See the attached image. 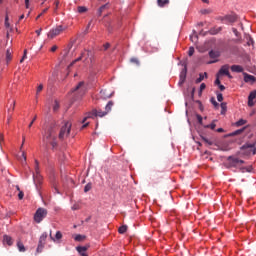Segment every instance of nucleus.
Returning <instances> with one entry per match:
<instances>
[{
    "label": "nucleus",
    "mask_w": 256,
    "mask_h": 256,
    "mask_svg": "<svg viewBox=\"0 0 256 256\" xmlns=\"http://www.w3.org/2000/svg\"><path fill=\"white\" fill-rule=\"evenodd\" d=\"M113 106H114V102L109 101L105 106V111L93 109L91 112L87 113L86 117L83 118L81 123H85L89 118L106 116L112 110Z\"/></svg>",
    "instance_id": "nucleus-1"
},
{
    "label": "nucleus",
    "mask_w": 256,
    "mask_h": 256,
    "mask_svg": "<svg viewBox=\"0 0 256 256\" xmlns=\"http://www.w3.org/2000/svg\"><path fill=\"white\" fill-rule=\"evenodd\" d=\"M56 131L57 128L54 124L50 125V128H48V130H46V132L44 133V136L42 137V142L44 143V148H48L49 143L52 140H56Z\"/></svg>",
    "instance_id": "nucleus-2"
},
{
    "label": "nucleus",
    "mask_w": 256,
    "mask_h": 256,
    "mask_svg": "<svg viewBox=\"0 0 256 256\" xmlns=\"http://www.w3.org/2000/svg\"><path fill=\"white\" fill-rule=\"evenodd\" d=\"M71 127L72 123L70 121L64 122V125L60 129V134L58 135V138H60V140L67 138L70 134Z\"/></svg>",
    "instance_id": "nucleus-3"
},
{
    "label": "nucleus",
    "mask_w": 256,
    "mask_h": 256,
    "mask_svg": "<svg viewBox=\"0 0 256 256\" xmlns=\"http://www.w3.org/2000/svg\"><path fill=\"white\" fill-rule=\"evenodd\" d=\"M47 214V209L38 208V210H36V213H34V221H36V223H41L42 220L47 216Z\"/></svg>",
    "instance_id": "nucleus-4"
},
{
    "label": "nucleus",
    "mask_w": 256,
    "mask_h": 256,
    "mask_svg": "<svg viewBox=\"0 0 256 256\" xmlns=\"http://www.w3.org/2000/svg\"><path fill=\"white\" fill-rule=\"evenodd\" d=\"M66 28L62 25L60 26H56V28L50 30V32H48V37L50 39H54L55 37L59 36L61 33H63V31H65Z\"/></svg>",
    "instance_id": "nucleus-5"
},
{
    "label": "nucleus",
    "mask_w": 256,
    "mask_h": 256,
    "mask_svg": "<svg viewBox=\"0 0 256 256\" xmlns=\"http://www.w3.org/2000/svg\"><path fill=\"white\" fill-rule=\"evenodd\" d=\"M227 160L229 161V166L230 167H241V165L245 163L244 160H241V159H239L237 157H234V156L228 157Z\"/></svg>",
    "instance_id": "nucleus-6"
},
{
    "label": "nucleus",
    "mask_w": 256,
    "mask_h": 256,
    "mask_svg": "<svg viewBox=\"0 0 256 256\" xmlns=\"http://www.w3.org/2000/svg\"><path fill=\"white\" fill-rule=\"evenodd\" d=\"M72 93H76L78 96H83L86 93L85 83L79 82L75 89H72Z\"/></svg>",
    "instance_id": "nucleus-7"
},
{
    "label": "nucleus",
    "mask_w": 256,
    "mask_h": 256,
    "mask_svg": "<svg viewBox=\"0 0 256 256\" xmlns=\"http://www.w3.org/2000/svg\"><path fill=\"white\" fill-rule=\"evenodd\" d=\"M256 99V90L250 92L248 96V106L253 107L255 105L254 100Z\"/></svg>",
    "instance_id": "nucleus-8"
},
{
    "label": "nucleus",
    "mask_w": 256,
    "mask_h": 256,
    "mask_svg": "<svg viewBox=\"0 0 256 256\" xmlns=\"http://www.w3.org/2000/svg\"><path fill=\"white\" fill-rule=\"evenodd\" d=\"M229 65H224L221 67V69L219 70V74L220 75H226L228 76L229 78H232L230 72H229Z\"/></svg>",
    "instance_id": "nucleus-9"
},
{
    "label": "nucleus",
    "mask_w": 256,
    "mask_h": 256,
    "mask_svg": "<svg viewBox=\"0 0 256 256\" xmlns=\"http://www.w3.org/2000/svg\"><path fill=\"white\" fill-rule=\"evenodd\" d=\"M243 76H244L245 83H255L256 82V77H254L253 75L243 73Z\"/></svg>",
    "instance_id": "nucleus-10"
},
{
    "label": "nucleus",
    "mask_w": 256,
    "mask_h": 256,
    "mask_svg": "<svg viewBox=\"0 0 256 256\" xmlns=\"http://www.w3.org/2000/svg\"><path fill=\"white\" fill-rule=\"evenodd\" d=\"M238 19V17L236 15H228L225 16L222 21L226 22V23H234L236 22Z\"/></svg>",
    "instance_id": "nucleus-11"
},
{
    "label": "nucleus",
    "mask_w": 256,
    "mask_h": 256,
    "mask_svg": "<svg viewBox=\"0 0 256 256\" xmlns=\"http://www.w3.org/2000/svg\"><path fill=\"white\" fill-rule=\"evenodd\" d=\"M87 250H88L87 246L76 247V251H78L79 255H81V256H88V254L86 253Z\"/></svg>",
    "instance_id": "nucleus-12"
},
{
    "label": "nucleus",
    "mask_w": 256,
    "mask_h": 256,
    "mask_svg": "<svg viewBox=\"0 0 256 256\" xmlns=\"http://www.w3.org/2000/svg\"><path fill=\"white\" fill-rule=\"evenodd\" d=\"M47 237H48L47 232L42 233V235L40 236V241H38V243H39V248H40V247H44V245H45V243H46Z\"/></svg>",
    "instance_id": "nucleus-13"
},
{
    "label": "nucleus",
    "mask_w": 256,
    "mask_h": 256,
    "mask_svg": "<svg viewBox=\"0 0 256 256\" xmlns=\"http://www.w3.org/2000/svg\"><path fill=\"white\" fill-rule=\"evenodd\" d=\"M109 7H110L109 4H105V5L101 6V7H99V9L97 10V13H96L97 16L101 17L102 14L109 9Z\"/></svg>",
    "instance_id": "nucleus-14"
},
{
    "label": "nucleus",
    "mask_w": 256,
    "mask_h": 256,
    "mask_svg": "<svg viewBox=\"0 0 256 256\" xmlns=\"http://www.w3.org/2000/svg\"><path fill=\"white\" fill-rule=\"evenodd\" d=\"M3 243L6 244V245H9V247H11L13 245L12 237L9 236V235H4Z\"/></svg>",
    "instance_id": "nucleus-15"
},
{
    "label": "nucleus",
    "mask_w": 256,
    "mask_h": 256,
    "mask_svg": "<svg viewBox=\"0 0 256 256\" xmlns=\"http://www.w3.org/2000/svg\"><path fill=\"white\" fill-rule=\"evenodd\" d=\"M231 71L232 72H236V73H243L244 72V68L242 66L239 65H233L231 66Z\"/></svg>",
    "instance_id": "nucleus-16"
},
{
    "label": "nucleus",
    "mask_w": 256,
    "mask_h": 256,
    "mask_svg": "<svg viewBox=\"0 0 256 256\" xmlns=\"http://www.w3.org/2000/svg\"><path fill=\"white\" fill-rule=\"evenodd\" d=\"M113 93H109L108 90H101L100 91V96L103 98V99H108L110 97H112Z\"/></svg>",
    "instance_id": "nucleus-17"
},
{
    "label": "nucleus",
    "mask_w": 256,
    "mask_h": 256,
    "mask_svg": "<svg viewBox=\"0 0 256 256\" xmlns=\"http://www.w3.org/2000/svg\"><path fill=\"white\" fill-rule=\"evenodd\" d=\"M253 149V155H256V148H255V144H244L241 149Z\"/></svg>",
    "instance_id": "nucleus-18"
},
{
    "label": "nucleus",
    "mask_w": 256,
    "mask_h": 256,
    "mask_svg": "<svg viewBox=\"0 0 256 256\" xmlns=\"http://www.w3.org/2000/svg\"><path fill=\"white\" fill-rule=\"evenodd\" d=\"M16 246H18V251H20V253H25L26 248L21 241H18V243H16Z\"/></svg>",
    "instance_id": "nucleus-19"
},
{
    "label": "nucleus",
    "mask_w": 256,
    "mask_h": 256,
    "mask_svg": "<svg viewBox=\"0 0 256 256\" xmlns=\"http://www.w3.org/2000/svg\"><path fill=\"white\" fill-rule=\"evenodd\" d=\"M209 57L211 59H217L220 57V52H217V51H210L209 52Z\"/></svg>",
    "instance_id": "nucleus-20"
},
{
    "label": "nucleus",
    "mask_w": 256,
    "mask_h": 256,
    "mask_svg": "<svg viewBox=\"0 0 256 256\" xmlns=\"http://www.w3.org/2000/svg\"><path fill=\"white\" fill-rule=\"evenodd\" d=\"M239 171L242 172V173H245V172H252L253 171V166H248V167H239Z\"/></svg>",
    "instance_id": "nucleus-21"
},
{
    "label": "nucleus",
    "mask_w": 256,
    "mask_h": 256,
    "mask_svg": "<svg viewBox=\"0 0 256 256\" xmlns=\"http://www.w3.org/2000/svg\"><path fill=\"white\" fill-rule=\"evenodd\" d=\"M208 77V74L207 73H201L199 74V77L196 79V83H201L205 78Z\"/></svg>",
    "instance_id": "nucleus-22"
},
{
    "label": "nucleus",
    "mask_w": 256,
    "mask_h": 256,
    "mask_svg": "<svg viewBox=\"0 0 256 256\" xmlns=\"http://www.w3.org/2000/svg\"><path fill=\"white\" fill-rule=\"evenodd\" d=\"M170 3V0H157V5L159 7H165Z\"/></svg>",
    "instance_id": "nucleus-23"
},
{
    "label": "nucleus",
    "mask_w": 256,
    "mask_h": 256,
    "mask_svg": "<svg viewBox=\"0 0 256 256\" xmlns=\"http://www.w3.org/2000/svg\"><path fill=\"white\" fill-rule=\"evenodd\" d=\"M12 53L13 51L11 49H8L6 52V62L9 63L12 60Z\"/></svg>",
    "instance_id": "nucleus-24"
},
{
    "label": "nucleus",
    "mask_w": 256,
    "mask_h": 256,
    "mask_svg": "<svg viewBox=\"0 0 256 256\" xmlns=\"http://www.w3.org/2000/svg\"><path fill=\"white\" fill-rule=\"evenodd\" d=\"M15 101H12V109L10 108L9 110H8V112H9V117H8V123L10 122V120L12 119V112L15 110Z\"/></svg>",
    "instance_id": "nucleus-25"
},
{
    "label": "nucleus",
    "mask_w": 256,
    "mask_h": 256,
    "mask_svg": "<svg viewBox=\"0 0 256 256\" xmlns=\"http://www.w3.org/2000/svg\"><path fill=\"white\" fill-rule=\"evenodd\" d=\"M221 31H222V28H212V29H210L209 33L211 35H217Z\"/></svg>",
    "instance_id": "nucleus-26"
},
{
    "label": "nucleus",
    "mask_w": 256,
    "mask_h": 256,
    "mask_svg": "<svg viewBox=\"0 0 256 256\" xmlns=\"http://www.w3.org/2000/svg\"><path fill=\"white\" fill-rule=\"evenodd\" d=\"M85 239H86V236H83L81 234L74 236V241L81 242V241H84Z\"/></svg>",
    "instance_id": "nucleus-27"
},
{
    "label": "nucleus",
    "mask_w": 256,
    "mask_h": 256,
    "mask_svg": "<svg viewBox=\"0 0 256 256\" xmlns=\"http://www.w3.org/2000/svg\"><path fill=\"white\" fill-rule=\"evenodd\" d=\"M246 128H242V129H238L234 132H232L231 134H229V136H237L240 135L241 133H243L245 131Z\"/></svg>",
    "instance_id": "nucleus-28"
},
{
    "label": "nucleus",
    "mask_w": 256,
    "mask_h": 256,
    "mask_svg": "<svg viewBox=\"0 0 256 256\" xmlns=\"http://www.w3.org/2000/svg\"><path fill=\"white\" fill-rule=\"evenodd\" d=\"M126 231H127V226L126 225H122L118 229V233H120V235H123V233H125Z\"/></svg>",
    "instance_id": "nucleus-29"
},
{
    "label": "nucleus",
    "mask_w": 256,
    "mask_h": 256,
    "mask_svg": "<svg viewBox=\"0 0 256 256\" xmlns=\"http://www.w3.org/2000/svg\"><path fill=\"white\" fill-rule=\"evenodd\" d=\"M60 109V104L59 102L56 100L54 101V107H52V110H54V112H58Z\"/></svg>",
    "instance_id": "nucleus-30"
},
{
    "label": "nucleus",
    "mask_w": 256,
    "mask_h": 256,
    "mask_svg": "<svg viewBox=\"0 0 256 256\" xmlns=\"http://www.w3.org/2000/svg\"><path fill=\"white\" fill-rule=\"evenodd\" d=\"M246 123H247L246 120L240 119V120H238V121L235 123V125H236L237 127H240V126L245 125Z\"/></svg>",
    "instance_id": "nucleus-31"
},
{
    "label": "nucleus",
    "mask_w": 256,
    "mask_h": 256,
    "mask_svg": "<svg viewBox=\"0 0 256 256\" xmlns=\"http://www.w3.org/2000/svg\"><path fill=\"white\" fill-rule=\"evenodd\" d=\"M201 14L203 15H209V14H212L213 13V10L212 9H203L200 11Z\"/></svg>",
    "instance_id": "nucleus-32"
},
{
    "label": "nucleus",
    "mask_w": 256,
    "mask_h": 256,
    "mask_svg": "<svg viewBox=\"0 0 256 256\" xmlns=\"http://www.w3.org/2000/svg\"><path fill=\"white\" fill-rule=\"evenodd\" d=\"M92 189V184L91 183H87L84 186V192L87 193L88 191H90Z\"/></svg>",
    "instance_id": "nucleus-33"
},
{
    "label": "nucleus",
    "mask_w": 256,
    "mask_h": 256,
    "mask_svg": "<svg viewBox=\"0 0 256 256\" xmlns=\"http://www.w3.org/2000/svg\"><path fill=\"white\" fill-rule=\"evenodd\" d=\"M87 12V8L84 7V6H79L78 7V13L82 14V13H85Z\"/></svg>",
    "instance_id": "nucleus-34"
},
{
    "label": "nucleus",
    "mask_w": 256,
    "mask_h": 256,
    "mask_svg": "<svg viewBox=\"0 0 256 256\" xmlns=\"http://www.w3.org/2000/svg\"><path fill=\"white\" fill-rule=\"evenodd\" d=\"M34 163H35L34 169L36 170V174H39V161L34 160Z\"/></svg>",
    "instance_id": "nucleus-35"
},
{
    "label": "nucleus",
    "mask_w": 256,
    "mask_h": 256,
    "mask_svg": "<svg viewBox=\"0 0 256 256\" xmlns=\"http://www.w3.org/2000/svg\"><path fill=\"white\" fill-rule=\"evenodd\" d=\"M186 80V73H181L180 74V83L183 84Z\"/></svg>",
    "instance_id": "nucleus-36"
},
{
    "label": "nucleus",
    "mask_w": 256,
    "mask_h": 256,
    "mask_svg": "<svg viewBox=\"0 0 256 256\" xmlns=\"http://www.w3.org/2000/svg\"><path fill=\"white\" fill-rule=\"evenodd\" d=\"M5 27H6L7 29H9V28L11 27V25H10V23H9V16H8V15H6V18H5Z\"/></svg>",
    "instance_id": "nucleus-37"
},
{
    "label": "nucleus",
    "mask_w": 256,
    "mask_h": 256,
    "mask_svg": "<svg viewBox=\"0 0 256 256\" xmlns=\"http://www.w3.org/2000/svg\"><path fill=\"white\" fill-rule=\"evenodd\" d=\"M221 109H222L221 114H224L227 111V104L221 103Z\"/></svg>",
    "instance_id": "nucleus-38"
},
{
    "label": "nucleus",
    "mask_w": 256,
    "mask_h": 256,
    "mask_svg": "<svg viewBox=\"0 0 256 256\" xmlns=\"http://www.w3.org/2000/svg\"><path fill=\"white\" fill-rule=\"evenodd\" d=\"M196 118H197L198 123H199L200 125H202V124H203V117H202L201 115L197 114V115H196Z\"/></svg>",
    "instance_id": "nucleus-39"
},
{
    "label": "nucleus",
    "mask_w": 256,
    "mask_h": 256,
    "mask_svg": "<svg viewBox=\"0 0 256 256\" xmlns=\"http://www.w3.org/2000/svg\"><path fill=\"white\" fill-rule=\"evenodd\" d=\"M202 140H203L206 144H208V145H213V144H214V142L210 141V140L207 139L206 137H202Z\"/></svg>",
    "instance_id": "nucleus-40"
},
{
    "label": "nucleus",
    "mask_w": 256,
    "mask_h": 256,
    "mask_svg": "<svg viewBox=\"0 0 256 256\" xmlns=\"http://www.w3.org/2000/svg\"><path fill=\"white\" fill-rule=\"evenodd\" d=\"M194 53H195L194 47H190L189 50H188V56H193Z\"/></svg>",
    "instance_id": "nucleus-41"
},
{
    "label": "nucleus",
    "mask_w": 256,
    "mask_h": 256,
    "mask_svg": "<svg viewBox=\"0 0 256 256\" xmlns=\"http://www.w3.org/2000/svg\"><path fill=\"white\" fill-rule=\"evenodd\" d=\"M63 235L60 231L56 232V241H59L60 239H62Z\"/></svg>",
    "instance_id": "nucleus-42"
},
{
    "label": "nucleus",
    "mask_w": 256,
    "mask_h": 256,
    "mask_svg": "<svg viewBox=\"0 0 256 256\" xmlns=\"http://www.w3.org/2000/svg\"><path fill=\"white\" fill-rule=\"evenodd\" d=\"M205 89H206V84H205V83H202V84L200 85L199 94H202L203 90H205Z\"/></svg>",
    "instance_id": "nucleus-43"
},
{
    "label": "nucleus",
    "mask_w": 256,
    "mask_h": 256,
    "mask_svg": "<svg viewBox=\"0 0 256 256\" xmlns=\"http://www.w3.org/2000/svg\"><path fill=\"white\" fill-rule=\"evenodd\" d=\"M130 62H131V63H134V64H136V65H139V64H140V62H139V60H138L137 58H132V59H130Z\"/></svg>",
    "instance_id": "nucleus-44"
},
{
    "label": "nucleus",
    "mask_w": 256,
    "mask_h": 256,
    "mask_svg": "<svg viewBox=\"0 0 256 256\" xmlns=\"http://www.w3.org/2000/svg\"><path fill=\"white\" fill-rule=\"evenodd\" d=\"M206 128H210L211 130H214L216 128V124L213 122L210 125L205 126Z\"/></svg>",
    "instance_id": "nucleus-45"
},
{
    "label": "nucleus",
    "mask_w": 256,
    "mask_h": 256,
    "mask_svg": "<svg viewBox=\"0 0 256 256\" xmlns=\"http://www.w3.org/2000/svg\"><path fill=\"white\" fill-rule=\"evenodd\" d=\"M42 90H43V85L40 84V85L38 86V89H36V95H38Z\"/></svg>",
    "instance_id": "nucleus-46"
},
{
    "label": "nucleus",
    "mask_w": 256,
    "mask_h": 256,
    "mask_svg": "<svg viewBox=\"0 0 256 256\" xmlns=\"http://www.w3.org/2000/svg\"><path fill=\"white\" fill-rule=\"evenodd\" d=\"M218 102H222L224 100L223 94H217Z\"/></svg>",
    "instance_id": "nucleus-47"
},
{
    "label": "nucleus",
    "mask_w": 256,
    "mask_h": 256,
    "mask_svg": "<svg viewBox=\"0 0 256 256\" xmlns=\"http://www.w3.org/2000/svg\"><path fill=\"white\" fill-rule=\"evenodd\" d=\"M26 58H27V50H24V56H22V59H20V63H23Z\"/></svg>",
    "instance_id": "nucleus-48"
},
{
    "label": "nucleus",
    "mask_w": 256,
    "mask_h": 256,
    "mask_svg": "<svg viewBox=\"0 0 256 256\" xmlns=\"http://www.w3.org/2000/svg\"><path fill=\"white\" fill-rule=\"evenodd\" d=\"M211 103L214 105V107H218L219 106V104H218V102L216 101L215 98H211Z\"/></svg>",
    "instance_id": "nucleus-49"
},
{
    "label": "nucleus",
    "mask_w": 256,
    "mask_h": 256,
    "mask_svg": "<svg viewBox=\"0 0 256 256\" xmlns=\"http://www.w3.org/2000/svg\"><path fill=\"white\" fill-rule=\"evenodd\" d=\"M49 144L52 145V148H55L57 146L56 140L50 141Z\"/></svg>",
    "instance_id": "nucleus-50"
},
{
    "label": "nucleus",
    "mask_w": 256,
    "mask_h": 256,
    "mask_svg": "<svg viewBox=\"0 0 256 256\" xmlns=\"http://www.w3.org/2000/svg\"><path fill=\"white\" fill-rule=\"evenodd\" d=\"M232 31H233V33H234L235 36H237V37L240 36V33L238 32L237 29L233 28Z\"/></svg>",
    "instance_id": "nucleus-51"
},
{
    "label": "nucleus",
    "mask_w": 256,
    "mask_h": 256,
    "mask_svg": "<svg viewBox=\"0 0 256 256\" xmlns=\"http://www.w3.org/2000/svg\"><path fill=\"white\" fill-rule=\"evenodd\" d=\"M36 119H37V116H34V119H32V122H30V125H28V128H31L33 126Z\"/></svg>",
    "instance_id": "nucleus-52"
},
{
    "label": "nucleus",
    "mask_w": 256,
    "mask_h": 256,
    "mask_svg": "<svg viewBox=\"0 0 256 256\" xmlns=\"http://www.w3.org/2000/svg\"><path fill=\"white\" fill-rule=\"evenodd\" d=\"M24 197V193L23 191H20V193H18V199L22 200Z\"/></svg>",
    "instance_id": "nucleus-53"
},
{
    "label": "nucleus",
    "mask_w": 256,
    "mask_h": 256,
    "mask_svg": "<svg viewBox=\"0 0 256 256\" xmlns=\"http://www.w3.org/2000/svg\"><path fill=\"white\" fill-rule=\"evenodd\" d=\"M253 44H254L253 39H252V38H249V40H248V42H247V45H248V46H251V45H253Z\"/></svg>",
    "instance_id": "nucleus-54"
},
{
    "label": "nucleus",
    "mask_w": 256,
    "mask_h": 256,
    "mask_svg": "<svg viewBox=\"0 0 256 256\" xmlns=\"http://www.w3.org/2000/svg\"><path fill=\"white\" fill-rule=\"evenodd\" d=\"M81 59L82 57H79L78 59L74 60V62H72L69 67H72L76 62L80 61Z\"/></svg>",
    "instance_id": "nucleus-55"
},
{
    "label": "nucleus",
    "mask_w": 256,
    "mask_h": 256,
    "mask_svg": "<svg viewBox=\"0 0 256 256\" xmlns=\"http://www.w3.org/2000/svg\"><path fill=\"white\" fill-rule=\"evenodd\" d=\"M104 50H107L110 48V43H106L103 45Z\"/></svg>",
    "instance_id": "nucleus-56"
},
{
    "label": "nucleus",
    "mask_w": 256,
    "mask_h": 256,
    "mask_svg": "<svg viewBox=\"0 0 256 256\" xmlns=\"http://www.w3.org/2000/svg\"><path fill=\"white\" fill-rule=\"evenodd\" d=\"M214 83H215V85H217V86H220V85H221V81H220L219 78H217Z\"/></svg>",
    "instance_id": "nucleus-57"
},
{
    "label": "nucleus",
    "mask_w": 256,
    "mask_h": 256,
    "mask_svg": "<svg viewBox=\"0 0 256 256\" xmlns=\"http://www.w3.org/2000/svg\"><path fill=\"white\" fill-rule=\"evenodd\" d=\"M44 247H40L39 248V244H38V248H36V253H41Z\"/></svg>",
    "instance_id": "nucleus-58"
},
{
    "label": "nucleus",
    "mask_w": 256,
    "mask_h": 256,
    "mask_svg": "<svg viewBox=\"0 0 256 256\" xmlns=\"http://www.w3.org/2000/svg\"><path fill=\"white\" fill-rule=\"evenodd\" d=\"M80 207L78 204H74V206H72V210H78Z\"/></svg>",
    "instance_id": "nucleus-59"
},
{
    "label": "nucleus",
    "mask_w": 256,
    "mask_h": 256,
    "mask_svg": "<svg viewBox=\"0 0 256 256\" xmlns=\"http://www.w3.org/2000/svg\"><path fill=\"white\" fill-rule=\"evenodd\" d=\"M218 87H219L220 91H224L226 89V87L224 85H221V84L218 85Z\"/></svg>",
    "instance_id": "nucleus-60"
},
{
    "label": "nucleus",
    "mask_w": 256,
    "mask_h": 256,
    "mask_svg": "<svg viewBox=\"0 0 256 256\" xmlns=\"http://www.w3.org/2000/svg\"><path fill=\"white\" fill-rule=\"evenodd\" d=\"M59 4H60V2H59L58 0L54 1V5H56V9H55V10H57V9H58Z\"/></svg>",
    "instance_id": "nucleus-61"
},
{
    "label": "nucleus",
    "mask_w": 256,
    "mask_h": 256,
    "mask_svg": "<svg viewBox=\"0 0 256 256\" xmlns=\"http://www.w3.org/2000/svg\"><path fill=\"white\" fill-rule=\"evenodd\" d=\"M88 126H89V123H83L81 129H85V128L88 127Z\"/></svg>",
    "instance_id": "nucleus-62"
},
{
    "label": "nucleus",
    "mask_w": 256,
    "mask_h": 256,
    "mask_svg": "<svg viewBox=\"0 0 256 256\" xmlns=\"http://www.w3.org/2000/svg\"><path fill=\"white\" fill-rule=\"evenodd\" d=\"M57 49H58L57 46H52V49H50V51L55 52Z\"/></svg>",
    "instance_id": "nucleus-63"
},
{
    "label": "nucleus",
    "mask_w": 256,
    "mask_h": 256,
    "mask_svg": "<svg viewBox=\"0 0 256 256\" xmlns=\"http://www.w3.org/2000/svg\"><path fill=\"white\" fill-rule=\"evenodd\" d=\"M29 1H30V0H24V3L26 4V8H27V9L29 8Z\"/></svg>",
    "instance_id": "nucleus-64"
}]
</instances>
